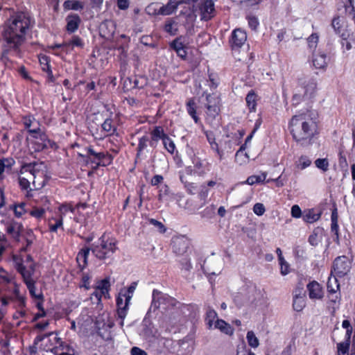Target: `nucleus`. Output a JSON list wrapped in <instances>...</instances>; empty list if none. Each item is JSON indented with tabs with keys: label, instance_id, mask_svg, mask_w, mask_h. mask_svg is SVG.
Instances as JSON below:
<instances>
[{
	"label": "nucleus",
	"instance_id": "obj_1",
	"mask_svg": "<svg viewBox=\"0 0 355 355\" xmlns=\"http://www.w3.org/2000/svg\"><path fill=\"white\" fill-rule=\"evenodd\" d=\"M288 129L297 144L301 146L311 145L320 135L318 114L310 109L300 111L291 117Z\"/></svg>",
	"mask_w": 355,
	"mask_h": 355
},
{
	"label": "nucleus",
	"instance_id": "obj_2",
	"mask_svg": "<svg viewBox=\"0 0 355 355\" xmlns=\"http://www.w3.org/2000/svg\"><path fill=\"white\" fill-rule=\"evenodd\" d=\"M31 26V18L24 12L12 16L8 20L3 31V38L10 49L18 50L24 42L26 32Z\"/></svg>",
	"mask_w": 355,
	"mask_h": 355
},
{
	"label": "nucleus",
	"instance_id": "obj_3",
	"mask_svg": "<svg viewBox=\"0 0 355 355\" xmlns=\"http://www.w3.org/2000/svg\"><path fill=\"white\" fill-rule=\"evenodd\" d=\"M47 181V167L44 162H32L21 166L19 183L25 190L42 189Z\"/></svg>",
	"mask_w": 355,
	"mask_h": 355
},
{
	"label": "nucleus",
	"instance_id": "obj_4",
	"mask_svg": "<svg viewBox=\"0 0 355 355\" xmlns=\"http://www.w3.org/2000/svg\"><path fill=\"white\" fill-rule=\"evenodd\" d=\"M35 266L31 256L26 255L21 262L16 263V269L21 274L31 295L35 299H42V293L36 292V280L33 278Z\"/></svg>",
	"mask_w": 355,
	"mask_h": 355
},
{
	"label": "nucleus",
	"instance_id": "obj_5",
	"mask_svg": "<svg viewBox=\"0 0 355 355\" xmlns=\"http://www.w3.org/2000/svg\"><path fill=\"white\" fill-rule=\"evenodd\" d=\"M335 33L341 38L340 44L344 51H349L355 46V31L349 28L344 16H335L331 21Z\"/></svg>",
	"mask_w": 355,
	"mask_h": 355
},
{
	"label": "nucleus",
	"instance_id": "obj_6",
	"mask_svg": "<svg viewBox=\"0 0 355 355\" xmlns=\"http://www.w3.org/2000/svg\"><path fill=\"white\" fill-rule=\"evenodd\" d=\"M26 140L35 151H42L48 147L53 148L55 146L47 137L42 130L40 131L31 130V135L26 137Z\"/></svg>",
	"mask_w": 355,
	"mask_h": 355
},
{
	"label": "nucleus",
	"instance_id": "obj_7",
	"mask_svg": "<svg viewBox=\"0 0 355 355\" xmlns=\"http://www.w3.org/2000/svg\"><path fill=\"white\" fill-rule=\"evenodd\" d=\"M116 241L114 239H105L104 236L100 239V243L92 248V252L99 259L109 258L116 250Z\"/></svg>",
	"mask_w": 355,
	"mask_h": 355
},
{
	"label": "nucleus",
	"instance_id": "obj_8",
	"mask_svg": "<svg viewBox=\"0 0 355 355\" xmlns=\"http://www.w3.org/2000/svg\"><path fill=\"white\" fill-rule=\"evenodd\" d=\"M0 285L5 286V291H13L15 297L22 305L24 304V297L20 293L19 285L15 282L13 275L0 267Z\"/></svg>",
	"mask_w": 355,
	"mask_h": 355
},
{
	"label": "nucleus",
	"instance_id": "obj_9",
	"mask_svg": "<svg viewBox=\"0 0 355 355\" xmlns=\"http://www.w3.org/2000/svg\"><path fill=\"white\" fill-rule=\"evenodd\" d=\"M352 268V263L347 256H339L336 257L332 265L331 275L342 278L347 275Z\"/></svg>",
	"mask_w": 355,
	"mask_h": 355
},
{
	"label": "nucleus",
	"instance_id": "obj_10",
	"mask_svg": "<svg viewBox=\"0 0 355 355\" xmlns=\"http://www.w3.org/2000/svg\"><path fill=\"white\" fill-rule=\"evenodd\" d=\"M306 291L311 300H322L324 296L322 286L315 280H311L306 284Z\"/></svg>",
	"mask_w": 355,
	"mask_h": 355
},
{
	"label": "nucleus",
	"instance_id": "obj_11",
	"mask_svg": "<svg viewBox=\"0 0 355 355\" xmlns=\"http://www.w3.org/2000/svg\"><path fill=\"white\" fill-rule=\"evenodd\" d=\"M232 51L234 56L240 53L244 43V31L241 28L235 29L230 40Z\"/></svg>",
	"mask_w": 355,
	"mask_h": 355
},
{
	"label": "nucleus",
	"instance_id": "obj_12",
	"mask_svg": "<svg viewBox=\"0 0 355 355\" xmlns=\"http://www.w3.org/2000/svg\"><path fill=\"white\" fill-rule=\"evenodd\" d=\"M131 298L132 295L127 294V292L123 293V291H120L116 299V304L118 307L117 313L121 319H124L125 318L126 310Z\"/></svg>",
	"mask_w": 355,
	"mask_h": 355
},
{
	"label": "nucleus",
	"instance_id": "obj_13",
	"mask_svg": "<svg viewBox=\"0 0 355 355\" xmlns=\"http://www.w3.org/2000/svg\"><path fill=\"white\" fill-rule=\"evenodd\" d=\"M327 289L329 297L332 302H336L337 300L340 299V296L336 295L334 297L333 296L334 294L340 290V284L337 277L334 276L333 280L331 278V275L329 277L327 283Z\"/></svg>",
	"mask_w": 355,
	"mask_h": 355
},
{
	"label": "nucleus",
	"instance_id": "obj_14",
	"mask_svg": "<svg viewBox=\"0 0 355 355\" xmlns=\"http://www.w3.org/2000/svg\"><path fill=\"white\" fill-rule=\"evenodd\" d=\"M200 17L202 20L211 19L215 14L214 3L211 0H206L200 7Z\"/></svg>",
	"mask_w": 355,
	"mask_h": 355
},
{
	"label": "nucleus",
	"instance_id": "obj_15",
	"mask_svg": "<svg viewBox=\"0 0 355 355\" xmlns=\"http://www.w3.org/2000/svg\"><path fill=\"white\" fill-rule=\"evenodd\" d=\"M54 340L59 343V346H56L52 349V352L55 355H76L75 349L68 345L60 343V338L56 336H53Z\"/></svg>",
	"mask_w": 355,
	"mask_h": 355
},
{
	"label": "nucleus",
	"instance_id": "obj_16",
	"mask_svg": "<svg viewBox=\"0 0 355 355\" xmlns=\"http://www.w3.org/2000/svg\"><path fill=\"white\" fill-rule=\"evenodd\" d=\"M322 216V211L315 208L306 209L303 211L302 219L306 223L318 221Z\"/></svg>",
	"mask_w": 355,
	"mask_h": 355
},
{
	"label": "nucleus",
	"instance_id": "obj_17",
	"mask_svg": "<svg viewBox=\"0 0 355 355\" xmlns=\"http://www.w3.org/2000/svg\"><path fill=\"white\" fill-rule=\"evenodd\" d=\"M207 100V114L208 116L214 118L219 112V99L211 96H208Z\"/></svg>",
	"mask_w": 355,
	"mask_h": 355
},
{
	"label": "nucleus",
	"instance_id": "obj_18",
	"mask_svg": "<svg viewBox=\"0 0 355 355\" xmlns=\"http://www.w3.org/2000/svg\"><path fill=\"white\" fill-rule=\"evenodd\" d=\"M173 251L178 254H183L188 247V243L183 236L175 237L172 241Z\"/></svg>",
	"mask_w": 355,
	"mask_h": 355
},
{
	"label": "nucleus",
	"instance_id": "obj_19",
	"mask_svg": "<svg viewBox=\"0 0 355 355\" xmlns=\"http://www.w3.org/2000/svg\"><path fill=\"white\" fill-rule=\"evenodd\" d=\"M312 62L315 68L325 70L328 64L327 55L321 53H313Z\"/></svg>",
	"mask_w": 355,
	"mask_h": 355
},
{
	"label": "nucleus",
	"instance_id": "obj_20",
	"mask_svg": "<svg viewBox=\"0 0 355 355\" xmlns=\"http://www.w3.org/2000/svg\"><path fill=\"white\" fill-rule=\"evenodd\" d=\"M261 100V97L254 92L251 89L245 96V103L250 112H256L257 102Z\"/></svg>",
	"mask_w": 355,
	"mask_h": 355
},
{
	"label": "nucleus",
	"instance_id": "obj_21",
	"mask_svg": "<svg viewBox=\"0 0 355 355\" xmlns=\"http://www.w3.org/2000/svg\"><path fill=\"white\" fill-rule=\"evenodd\" d=\"M306 295L297 293V291H294L293 300V308L295 311H302L306 306Z\"/></svg>",
	"mask_w": 355,
	"mask_h": 355
},
{
	"label": "nucleus",
	"instance_id": "obj_22",
	"mask_svg": "<svg viewBox=\"0 0 355 355\" xmlns=\"http://www.w3.org/2000/svg\"><path fill=\"white\" fill-rule=\"evenodd\" d=\"M182 3V0H169L166 5L159 7V13L162 15L172 14L178 8V5Z\"/></svg>",
	"mask_w": 355,
	"mask_h": 355
},
{
	"label": "nucleus",
	"instance_id": "obj_23",
	"mask_svg": "<svg viewBox=\"0 0 355 355\" xmlns=\"http://www.w3.org/2000/svg\"><path fill=\"white\" fill-rule=\"evenodd\" d=\"M304 86L301 87V89L303 91V94L307 98H311L313 97L316 90L317 84L313 79L309 80L307 83H303Z\"/></svg>",
	"mask_w": 355,
	"mask_h": 355
},
{
	"label": "nucleus",
	"instance_id": "obj_24",
	"mask_svg": "<svg viewBox=\"0 0 355 355\" xmlns=\"http://www.w3.org/2000/svg\"><path fill=\"white\" fill-rule=\"evenodd\" d=\"M22 225L17 222H11L7 225L6 232L13 239H18L22 231Z\"/></svg>",
	"mask_w": 355,
	"mask_h": 355
},
{
	"label": "nucleus",
	"instance_id": "obj_25",
	"mask_svg": "<svg viewBox=\"0 0 355 355\" xmlns=\"http://www.w3.org/2000/svg\"><path fill=\"white\" fill-rule=\"evenodd\" d=\"M67 30L68 32H75L80 23V18L78 15H69L67 19Z\"/></svg>",
	"mask_w": 355,
	"mask_h": 355
},
{
	"label": "nucleus",
	"instance_id": "obj_26",
	"mask_svg": "<svg viewBox=\"0 0 355 355\" xmlns=\"http://www.w3.org/2000/svg\"><path fill=\"white\" fill-rule=\"evenodd\" d=\"M87 151L88 158L97 165H99L100 162L105 157V154L103 152H97L91 146L87 148Z\"/></svg>",
	"mask_w": 355,
	"mask_h": 355
},
{
	"label": "nucleus",
	"instance_id": "obj_27",
	"mask_svg": "<svg viewBox=\"0 0 355 355\" xmlns=\"http://www.w3.org/2000/svg\"><path fill=\"white\" fill-rule=\"evenodd\" d=\"M74 209L79 214V216L76 218V221L78 223L85 220L89 215V208L86 203L78 205Z\"/></svg>",
	"mask_w": 355,
	"mask_h": 355
},
{
	"label": "nucleus",
	"instance_id": "obj_28",
	"mask_svg": "<svg viewBox=\"0 0 355 355\" xmlns=\"http://www.w3.org/2000/svg\"><path fill=\"white\" fill-rule=\"evenodd\" d=\"M101 34L105 37H109L112 35L114 32V26L111 21H105L100 26Z\"/></svg>",
	"mask_w": 355,
	"mask_h": 355
},
{
	"label": "nucleus",
	"instance_id": "obj_29",
	"mask_svg": "<svg viewBox=\"0 0 355 355\" xmlns=\"http://www.w3.org/2000/svg\"><path fill=\"white\" fill-rule=\"evenodd\" d=\"M89 248H85L82 249L78 254L76 261L78 266L83 270L87 263V257L89 253Z\"/></svg>",
	"mask_w": 355,
	"mask_h": 355
},
{
	"label": "nucleus",
	"instance_id": "obj_30",
	"mask_svg": "<svg viewBox=\"0 0 355 355\" xmlns=\"http://www.w3.org/2000/svg\"><path fill=\"white\" fill-rule=\"evenodd\" d=\"M24 124L26 128L28 130V132L29 135H31V130H41L40 125L37 121L35 119H32L31 117H25L24 118Z\"/></svg>",
	"mask_w": 355,
	"mask_h": 355
},
{
	"label": "nucleus",
	"instance_id": "obj_31",
	"mask_svg": "<svg viewBox=\"0 0 355 355\" xmlns=\"http://www.w3.org/2000/svg\"><path fill=\"white\" fill-rule=\"evenodd\" d=\"M215 327L218 329L221 332L227 335H232L233 334V329L230 324L223 320H217L215 323Z\"/></svg>",
	"mask_w": 355,
	"mask_h": 355
},
{
	"label": "nucleus",
	"instance_id": "obj_32",
	"mask_svg": "<svg viewBox=\"0 0 355 355\" xmlns=\"http://www.w3.org/2000/svg\"><path fill=\"white\" fill-rule=\"evenodd\" d=\"M60 213V219H71L75 212L74 208L69 205H63L59 208Z\"/></svg>",
	"mask_w": 355,
	"mask_h": 355
},
{
	"label": "nucleus",
	"instance_id": "obj_33",
	"mask_svg": "<svg viewBox=\"0 0 355 355\" xmlns=\"http://www.w3.org/2000/svg\"><path fill=\"white\" fill-rule=\"evenodd\" d=\"M351 341L343 340L336 345L337 355H349Z\"/></svg>",
	"mask_w": 355,
	"mask_h": 355
},
{
	"label": "nucleus",
	"instance_id": "obj_34",
	"mask_svg": "<svg viewBox=\"0 0 355 355\" xmlns=\"http://www.w3.org/2000/svg\"><path fill=\"white\" fill-rule=\"evenodd\" d=\"M212 262V259H207L202 266L203 270L208 275H216L217 272H220V271L221 265L218 264L215 268H212L211 267Z\"/></svg>",
	"mask_w": 355,
	"mask_h": 355
},
{
	"label": "nucleus",
	"instance_id": "obj_35",
	"mask_svg": "<svg viewBox=\"0 0 355 355\" xmlns=\"http://www.w3.org/2000/svg\"><path fill=\"white\" fill-rule=\"evenodd\" d=\"M63 6L67 10H78L83 8V3L78 0H67L64 2Z\"/></svg>",
	"mask_w": 355,
	"mask_h": 355
},
{
	"label": "nucleus",
	"instance_id": "obj_36",
	"mask_svg": "<svg viewBox=\"0 0 355 355\" xmlns=\"http://www.w3.org/2000/svg\"><path fill=\"white\" fill-rule=\"evenodd\" d=\"M171 45L180 58H186L187 51L184 49V44L182 43V42H180L179 40H175Z\"/></svg>",
	"mask_w": 355,
	"mask_h": 355
},
{
	"label": "nucleus",
	"instance_id": "obj_37",
	"mask_svg": "<svg viewBox=\"0 0 355 355\" xmlns=\"http://www.w3.org/2000/svg\"><path fill=\"white\" fill-rule=\"evenodd\" d=\"M6 292L7 293L6 294H5L4 296H3L1 298V304L3 306H6L8 304L9 302L10 301H17L19 302V305L20 306H24L25 305V304L24 305H22L20 302V301L19 300L18 298H17L15 295V294L13 293V291H6Z\"/></svg>",
	"mask_w": 355,
	"mask_h": 355
},
{
	"label": "nucleus",
	"instance_id": "obj_38",
	"mask_svg": "<svg viewBox=\"0 0 355 355\" xmlns=\"http://www.w3.org/2000/svg\"><path fill=\"white\" fill-rule=\"evenodd\" d=\"M101 126L105 135H113L116 131V127L112 123V121L110 119H105Z\"/></svg>",
	"mask_w": 355,
	"mask_h": 355
},
{
	"label": "nucleus",
	"instance_id": "obj_39",
	"mask_svg": "<svg viewBox=\"0 0 355 355\" xmlns=\"http://www.w3.org/2000/svg\"><path fill=\"white\" fill-rule=\"evenodd\" d=\"M354 0H345L344 3L345 12L347 15L355 19V8L354 6Z\"/></svg>",
	"mask_w": 355,
	"mask_h": 355
},
{
	"label": "nucleus",
	"instance_id": "obj_40",
	"mask_svg": "<svg viewBox=\"0 0 355 355\" xmlns=\"http://www.w3.org/2000/svg\"><path fill=\"white\" fill-rule=\"evenodd\" d=\"M311 164V161L306 155H301L296 162V167L298 169L304 170Z\"/></svg>",
	"mask_w": 355,
	"mask_h": 355
},
{
	"label": "nucleus",
	"instance_id": "obj_41",
	"mask_svg": "<svg viewBox=\"0 0 355 355\" xmlns=\"http://www.w3.org/2000/svg\"><path fill=\"white\" fill-rule=\"evenodd\" d=\"M64 47L68 49H73L75 46L82 47L83 46L82 40L78 36H74L69 42L63 43Z\"/></svg>",
	"mask_w": 355,
	"mask_h": 355
},
{
	"label": "nucleus",
	"instance_id": "obj_42",
	"mask_svg": "<svg viewBox=\"0 0 355 355\" xmlns=\"http://www.w3.org/2000/svg\"><path fill=\"white\" fill-rule=\"evenodd\" d=\"M187 111L188 113L192 116L196 123L198 122L199 118L196 115V105L193 99H190L187 103Z\"/></svg>",
	"mask_w": 355,
	"mask_h": 355
},
{
	"label": "nucleus",
	"instance_id": "obj_43",
	"mask_svg": "<svg viewBox=\"0 0 355 355\" xmlns=\"http://www.w3.org/2000/svg\"><path fill=\"white\" fill-rule=\"evenodd\" d=\"M206 136L207 138V140L211 146V148L213 150H215L217 153L221 156L220 152L218 148V144L216 141V137L213 132H206Z\"/></svg>",
	"mask_w": 355,
	"mask_h": 355
},
{
	"label": "nucleus",
	"instance_id": "obj_44",
	"mask_svg": "<svg viewBox=\"0 0 355 355\" xmlns=\"http://www.w3.org/2000/svg\"><path fill=\"white\" fill-rule=\"evenodd\" d=\"M338 165L342 170L347 171L348 163L344 150L341 148L338 151Z\"/></svg>",
	"mask_w": 355,
	"mask_h": 355
},
{
	"label": "nucleus",
	"instance_id": "obj_45",
	"mask_svg": "<svg viewBox=\"0 0 355 355\" xmlns=\"http://www.w3.org/2000/svg\"><path fill=\"white\" fill-rule=\"evenodd\" d=\"M314 164L318 168L323 172H327L329 170V164L327 158H318L315 160Z\"/></svg>",
	"mask_w": 355,
	"mask_h": 355
},
{
	"label": "nucleus",
	"instance_id": "obj_46",
	"mask_svg": "<svg viewBox=\"0 0 355 355\" xmlns=\"http://www.w3.org/2000/svg\"><path fill=\"white\" fill-rule=\"evenodd\" d=\"M246 338L248 343V345L253 347L256 348L259 345V341L257 337L255 336L254 333L252 331H249L247 333Z\"/></svg>",
	"mask_w": 355,
	"mask_h": 355
},
{
	"label": "nucleus",
	"instance_id": "obj_47",
	"mask_svg": "<svg viewBox=\"0 0 355 355\" xmlns=\"http://www.w3.org/2000/svg\"><path fill=\"white\" fill-rule=\"evenodd\" d=\"M319 41V36L318 33H312L308 38V46L311 51L315 50L318 43Z\"/></svg>",
	"mask_w": 355,
	"mask_h": 355
},
{
	"label": "nucleus",
	"instance_id": "obj_48",
	"mask_svg": "<svg viewBox=\"0 0 355 355\" xmlns=\"http://www.w3.org/2000/svg\"><path fill=\"white\" fill-rule=\"evenodd\" d=\"M167 135L164 132V130L162 128L157 126L152 132V139L154 141H157L159 139H162V140Z\"/></svg>",
	"mask_w": 355,
	"mask_h": 355
},
{
	"label": "nucleus",
	"instance_id": "obj_49",
	"mask_svg": "<svg viewBox=\"0 0 355 355\" xmlns=\"http://www.w3.org/2000/svg\"><path fill=\"white\" fill-rule=\"evenodd\" d=\"M46 210L43 207H35L29 212L30 215L36 218H42L45 214Z\"/></svg>",
	"mask_w": 355,
	"mask_h": 355
},
{
	"label": "nucleus",
	"instance_id": "obj_50",
	"mask_svg": "<svg viewBox=\"0 0 355 355\" xmlns=\"http://www.w3.org/2000/svg\"><path fill=\"white\" fill-rule=\"evenodd\" d=\"M261 123H262V119H261V114H258V118L256 119V121H255V123H254V128L252 130V132H250V134L245 138V144L250 141L251 140V139L253 137V135L254 134V132L259 128L260 125H261Z\"/></svg>",
	"mask_w": 355,
	"mask_h": 355
},
{
	"label": "nucleus",
	"instance_id": "obj_51",
	"mask_svg": "<svg viewBox=\"0 0 355 355\" xmlns=\"http://www.w3.org/2000/svg\"><path fill=\"white\" fill-rule=\"evenodd\" d=\"M159 7L158 3H152L146 7V11L150 15H160Z\"/></svg>",
	"mask_w": 355,
	"mask_h": 355
},
{
	"label": "nucleus",
	"instance_id": "obj_52",
	"mask_svg": "<svg viewBox=\"0 0 355 355\" xmlns=\"http://www.w3.org/2000/svg\"><path fill=\"white\" fill-rule=\"evenodd\" d=\"M163 144L168 152L171 154L173 153L175 146L173 141L168 136L165 137L163 139Z\"/></svg>",
	"mask_w": 355,
	"mask_h": 355
},
{
	"label": "nucleus",
	"instance_id": "obj_53",
	"mask_svg": "<svg viewBox=\"0 0 355 355\" xmlns=\"http://www.w3.org/2000/svg\"><path fill=\"white\" fill-rule=\"evenodd\" d=\"M40 62L42 65V69L49 73V74H51V70L50 69V65L49 64V58L48 57L43 55L40 58Z\"/></svg>",
	"mask_w": 355,
	"mask_h": 355
},
{
	"label": "nucleus",
	"instance_id": "obj_54",
	"mask_svg": "<svg viewBox=\"0 0 355 355\" xmlns=\"http://www.w3.org/2000/svg\"><path fill=\"white\" fill-rule=\"evenodd\" d=\"M307 98L299 91V93H296L293 96L292 103L294 106H297L299 105L302 101L306 99Z\"/></svg>",
	"mask_w": 355,
	"mask_h": 355
},
{
	"label": "nucleus",
	"instance_id": "obj_55",
	"mask_svg": "<svg viewBox=\"0 0 355 355\" xmlns=\"http://www.w3.org/2000/svg\"><path fill=\"white\" fill-rule=\"evenodd\" d=\"M331 232L335 235V238L334 241L337 243H339L340 236H339V226L338 223H331Z\"/></svg>",
	"mask_w": 355,
	"mask_h": 355
},
{
	"label": "nucleus",
	"instance_id": "obj_56",
	"mask_svg": "<svg viewBox=\"0 0 355 355\" xmlns=\"http://www.w3.org/2000/svg\"><path fill=\"white\" fill-rule=\"evenodd\" d=\"M247 19H248L249 27L252 30L256 31L259 25V22L257 17H256L254 16H250Z\"/></svg>",
	"mask_w": 355,
	"mask_h": 355
},
{
	"label": "nucleus",
	"instance_id": "obj_57",
	"mask_svg": "<svg viewBox=\"0 0 355 355\" xmlns=\"http://www.w3.org/2000/svg\"><path fill=\"white\" fill-rule=\"evenodd\" d=\"M303 212L302 211L300 207L297 205H294L291 207V216L295 218H300L302 217Z\"/></svg>",
	"mask_w": 355,
	"mask_h": 355
},
{
	"label": "nucleus",
	"instance_id": "obj_58",
	"mask_svg": "<svg viewBox=\"0 0 355 355\" xmlns=\"http://www.w3.org/2000/svg\"><path fill=\"white\" fill-rule=\"evenodd\" d=\"M265 211V207L262 203L257 202L253 207V211L257 216H262Z\"/></svg>",
	"mask_w": 355,
	"mask_h": 355
},
{
	"label": "nucleus",
	"instance_id": "obj_59",
	"mask_svg": "<svg viewBox=\"0 0 355 355\" xmlns=\"http://www.w3.org/2000/svg\"><path fill=\"white\" fill-rule=\"evenodd\" d=\"M109 287V280L107 279H104L98 283V284L96 286V289L103 290L105 293H108Z\"/></svg>",
	"mask_w": 355,
	"mask_h": 355
},
{
	"label": "nucleus",
	"instance_id": "obj_60",
	"mask_svg": "<svg viewBox=\"0 0 355 355\" xmlns=\"http://www.w3.org/2000/svg\"><path fill=\"white\" fill-rule=\"evenodd\" d=\"M280 265L281 274L282 275H286L290 272V266L286 262V261L284 259L283 261H279Z\"/></svg>",
	"mask_w": 355,
	"mask_h": 355
},
{
	"label": "nucleus",
	"instance_id": "obj_61",
	"mask_svg": "<svg viewBox=\"0 0 355 355\" xmlns=\"http://www.w3.org/2000/svg\"><path fill=\"white\" fill-rule=\"evenodd\" d=\"M148 141V138L147 137H141L139 141L138 148H137V155H139L143 149H144L147 146V142Z\"/></svg>",
	"mask_w": 355,
	"mask_h": 355
},
{
	"label": "nucleus",
	"instance_id": "obj_62",
	"mask_svg": "<svg viewBox=\"0 0 355 355\" xmlns=\"http://www.w3.org/2000/svg\"><path fill=\"white\" fill-rule=\"evenodd\" d=\"M24 207V203H21L20 205L15 206L14 212L16 216L20 217L25 213Z\"/></svg>",
	"mask_w": 355,
	"mask_h": 355
},
{
	"label": "nucleus",
	"instance_id": "obj_63",
	"mask_svg": "<svg viewBox=\"0 0 355 355\" xmlns=\"http://www.w3.org/2000/svg\"><path fill=\"white\" fill-rule=\"evenodd\" d=\"M308 241H309V243L312 245V246H316L318 245V243H319V240H318V235L317 233H315V232H313L309 236V239H308Z\"/></svg>",
	"mask_w": 355,
	"mask_h": 355
},
{
	"label": "nucleus",
	"instance_id": "obj_64",
	"mask_svg": "<svg viewBox=\"0 0 355 355\" xmlns=\"http://www.w3.org/2000/svg\"><path fill=\"white\" fill-rule=\"evenodd\" d=\"M150 223L157 227L158 229L159 230V232H162V233H164L166 230V227H164V225L159 221L155 220V219H150Z\"/></svg>",
	"mask_w": 355,
	"mask_h": 355
}]
</instances>
